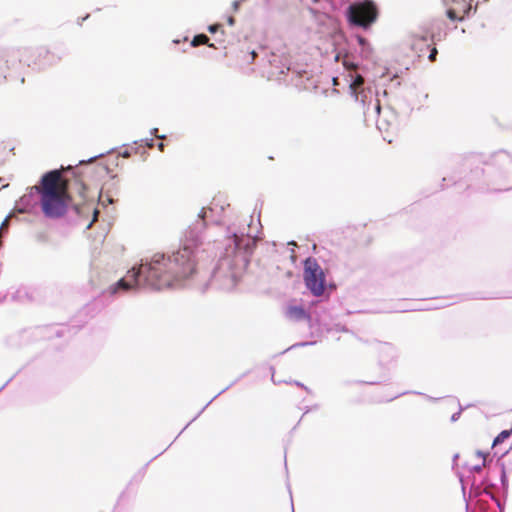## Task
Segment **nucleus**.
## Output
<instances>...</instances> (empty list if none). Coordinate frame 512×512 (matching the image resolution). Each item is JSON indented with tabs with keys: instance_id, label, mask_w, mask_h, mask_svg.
<instances>
[{
	"instance_id": "1",
	"label": "nucleus",
	"mask_w": 512,
	"mask_h": 512,
	"mask_svg": "<svg viewBox=\"0 0 512 512\" xmlns=\"http://www.w3.org/2000/svg\"><path fill=\"white\" fill-rule=\"evenodd\" d=\"M195 228H189L181 247L171 255L156 254L149 263L133 268L116 284L109 287L111 295L119 290L147 286L156 290L180 287L198 272V253L202 245Z\"/></svg>"
},
{
	"instance_id": "2",
	"label": "nucleus",
	"mask_w": 512,
	"mask_h": 512,
	"mask_svg": "<svg viewBox=\"0 0 512 512\" xmlns=\"http://www.w3.org/2000/svg\"><path fill=\"white\" fill-rule=\"evenodd\" d=\"M34 189L40 195L43 213L49 218L62 217L68 206L72 205L78 215L93 212V220L88 227L97 220L98 211L93 206V199L87 195L85 183L80 178L75 180V189L79 197L77 201L70 189L69 181L62 174V169L45 173Z\"/></svg>"
},
{
	"instance_id": "3",
	"label": "nucleus",
	"mask_w": 512,
	"mask_h": 512,
	"mask_svg": "<svg viewBox=\"0 0 512 512\" xmlns=\"http://www.w3.org/2000/svg\"><path fill=\"white\" fill-rule=\"evenodd\" d=\"M233 238L236 252L233 259L227 261V264L230 269L231 279L233 283H236L247 270L250 262L248 253L251 252L252 246H254V241L249 238L244 239V237H240L236 234H234Z\"/></svg>"
},
{
	"instance_id": "4",
	"label": "nucleus",
	"mask_w": 512,
	"mask_h": 512,
	"mask_svg": "<svg viewBox=\"0 0 512 512\" xmlns=\"http://www.w3.org/2000/svg\"><path fill=\"white\" fill-rule=\"evenodd\" d=\"M378 16V7L370 0L353 3L347 9L349 23L363 29H369L377 21Z\"/></svg>"
},
{
	"instance_id": "5",
	"label": "nucleus",
	"mask_w": 512,
	"mask_h": 512,
	"mask_svg": "<svg viewBox=\"0 0 512 512\" xmlns=\"http://www.w3.org/2000/svg\"><path fill=\"white\" fill-rule=\"evenodd\" d=\"M303 278L307 289L316 297L324 295L327 287L335 289V285H327L325 272L315 259L305 260Z\"/></svg>"
},
{
	"instance_id": "6",
	"label": "nucleus",
	"mask_w": 512,
	"mask_h": 512,
	"mask_svg": "<svg viewBox=\"0 0 512 512\" xmlns=\"http://www.w3.org/2000/svg\"><path fill=\"white\" fill-rule=\"evenodd\" d=\"M448 7L447 17L452 21H461L472 8L473 0H443Z\"/></svg>"
},
{
	"instance_id": "7",
	"label": "nucleus",
	"mask_w": 512,
	"mask_h": 512,
	"mask_svg": "<svg viewBox=\"0 0 512 512\" xmlns=\"http://www.w3.org/2000/svg\"><path fill=\"white\" fill-rule=\"evenodd\" d=\"M286 317L294 322L310 321L309 312L301 305H289L285 311Z\"/></svg>"
},
{
	"instance_id": "8",
	"label": "nucleus",
	"mask_w": 512,
	"mask_h": 512,
	"mask_svg": "<svg viewBox=\"0 0 512 512\" xmlns=\"http://www.w3.org/2000/svg\"><path fill=\"white\" fill-rule=\"evenodd\" d=\"M426 44L427 49L429 50L428 59L431 62L436 61V57L438 54V50L435 46H431L429 43H427V38L425 37H417L414 39L413 42V48L419 53V56H421V53L423 52L422 46Z\"/></svg>"
},
{
	"instance_id": "9",
	"label": "nucleus",
	"mask_w": 512,
	"mask_h": 512,
	"mask_svg": "<svg viewBox=\"0 0 512 512\" xmlns=\"http://www.w3.org/2000/svg\"><path fill=\"white\" fill-rule=\"evenodd\" d=\"M204 44H207L210 47H214L213 44H209V38L205 34H198L191 41V45L193 47H197L199 45H204Z\"/></svg>"
},
{
	"instance_id": "10",
	"label": "nucleus",
	"mask_w": 512,
	"mask_h": 512,
	"mask_svg": "<svg viewBox=\"0 0 512 512\" xmlns=\"http://www.w3.org/2000/svg\"><path fill=\"white\" fill-rule=\"evenodd\" d=\"M363 83H364V79H363V77H362V76H360V75H357V77L355 78V80H354V82L352 83V85H351V86H352L354 89H356V88H358V87L362 86V85H363Z\"/></svg>"
},
{
	"instance_id": "11",
	"label": "nucleus",
	"mask_w": 512,
	"mask_h": 512,
	"mask_svg": "<svg viewBox=\"0 0 512 512\" xmlns=\"http://www.w3.org/2000/svg\"><path fill=\"white\" fill-rule=\"evenodd\" d=\"M343 65L348 70H356L357 69V65L356 64H354L353 62H348L347 60H344Z\"/></svg>"
},
{
	"instance_id": "12",
	"label": "nucleus",
	"mask_w": 512,
	"mask_h": 512,
	"mask_svg": "<svg viewBox=\"0 0 512 512\" xmlns=\"http://www.w3.org/2000/svg\"><path fill=\"white\" fill-rule=\"evenodd\" d=\"M222 26L220 24H213L208 27L210 33H216Z\"/></svg>"
},
{
	"instance_id": "13",
	"label": "nucleus",
	"mask_w": 512,
	"mask_h": 512,
	"mask_svg": "<svg viewBox=\"0 0 512 512\" xmlns=\"http://www.w3.org/2000/svg\"><path fill=\"white\" fill-rule=\"evenodd\" d=\"M205 214H206L205 209H204V208H202V210H201V212H200V214H199V217H200L202 220H204V218H205ZM205 226H206V225H205V222H204V221H202V223H200V229H201V230H203V229L205 228Z\"/></svg>"
},
{
	"instance_id": "14",
	"label": "nucleus",
	"mask_w": 512,
	"mask_h": 512,
	"mask_svg": "<svg viewBox=\"0 0 512 512\" xmlns=\"http://www.w3.org/2000/svg\"><path fill=\"white\" fill-rule=\"evenodd\" d=\"M357 39H358L359 44L362 46H364L367 43L366 39L361 36H358Z\"/></svg>"
},
{
	"instance_id": "15",
	"label": "nucleus",
	"mask_w": 512,
	"mask_h": 512,
	"mask_svg": "<svg viewBox=\"0 0 512 512\" xmlns=\"http://www.w3.org/2000/svg\"><path fill=\"white\" fill-rule=\"evenodd\" d=\"M227 23H228L230 26L234 25V23H235V19H234V17H233V16H229V17L227 18Z\"/></svg>"
},
{
	"instance_id": "16",
	"label": "nucleus",
	"mask_w": 512,
	"mask_h": 512,
	"mask_svg": "<svg viewBox=\"0 0 512 512\" xmlns=\"http://www.w3.org/2000/svg\"><path fill=\"white\" fill-rule=\"evenodd\" d=\"M250 55H251V61H254V59H255V58H256V56H257L256 52H255V51H252V52L250 53Z\"/></svg>"
},
{
	"instance_id": "17",
	"label": "nucleus",
	"mask_w": 512,
	"mask_h": 512,
	"mask_svg": "<svg viewBox=\"0 0 512 512\" xmlns=\"http://www.w3.org/2000/svg\"><path fill=\"white\" fill-rule=\"evenodd\" d=\"M158 148H159V150L163 151V149H164V144H163V143H159V144H158Z\"/></svg>"
},
{
	"instance_id": "18",
	"label": "nucleus",
	"mask_w": 512,
	"mask_h": 512,
	"mask_svg": "<svg viewBox=\"0 0 512 512\" xmlns=\"http://www.w3.org/2000/svg\"><path fill=\"white\" fill-rule=\"evenodd\" d=\"M99 199H100V201H102V202H104V201H105V200H104V198H103V196H102V194H100V195H99Z\"/></svg>"
},
{
	"instance_id": "19",
	"label": "nucleus",
	"mask_w": 512,
	"mask_h": 512,
	"mask_svg": "<svg viewBox=\"0 0 512 512\" xmlns=\"http://www.w3.org/2000/svg\"><path fill=\"white\" fill-rule=\"evenodd\" d=\"M108 203H112L113 200L111 198H107Z\"/></svg>"
}]
</instances>
